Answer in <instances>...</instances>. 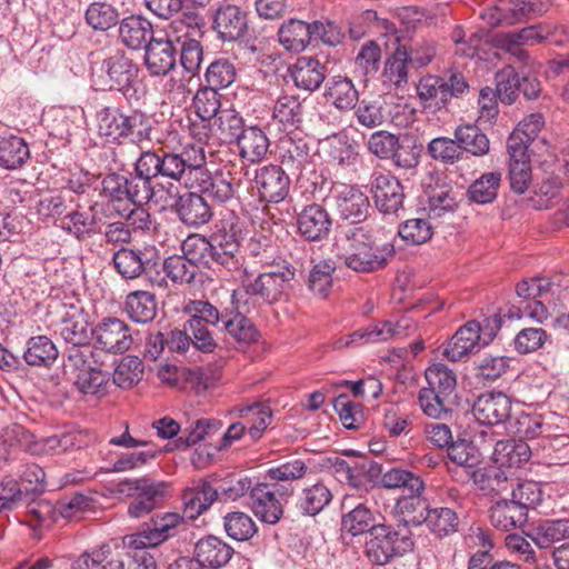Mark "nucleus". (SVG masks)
<instances>
[{
	"instance_id": "23",
	"label": "nucleus",
	"mask_w": 569,
	"mask_h": 569,
	"mask_svg": "<svg viewBox=\"0 0 569 569\" xmlns=\"http://www.w3.org/2000/svg\"><path fill=\"white\" fill-rule=\"evenodd\" d=\"M479 321L470 320L462 325L445 345L442 355L449 361L458 362L485 348L480 339Z\"/></svg>"
},
{
	"instance_id": "41",
	"label": "nucleus",
	"mask_w": 569,
	"mask_h": 569,
	"mask_svg": "<svg viewBox=\"0 0 569 569\" xmlns=\"http://www.w3.org/2000/svg\"><path fill=\"white\" fill-rule=\"evenodd\" d=\"M124 309L132 321L149 323L157 315L158 305L153 293L146 290H136L127 296Z\"/></svg>"
},
{
	"instance_id": "49",
	"label": "nucleus",
	"mask_w": 569,
	"mask_h": 569,
	"mask_svg": "<svg viewBox=\"0 0 569 569\" xmlns=\"http://www.w3.org/2000/svg\"><path fill=\"white\" fill-rule=\"evenodd\" d=\"M222 329L240 343H252L258 340L256 326L240 311L224 310Z\"/></svg>"
},
{
	"instance_id": "3",
	"label": "nucleus",
	"mask_w": 569,
	"mask_h": 569,
	"mask_svg": "<svg viewBox=\"0 0 569 569\" xmlns=\"http://www.w3.org/2000/svg\"><path fill=\"white\" fill-rule=\"evenodd\" d=\"M139 66L122 50H116L92 68L93 83L100 90L119 91L128 101L143 94Z\"/></svg>"
},
{
	"instance_id": "40",
	"label": "nucleus",
	"mask_w": 569,
	"mask_h": 569,
	"mask_svg": "<svg viewBox=\"0 0 569 569\" xmlns=\"http://www.w3.org/2000/svg\"><path fill=\"white\" fill-rule=\"evenodd\" d=\"M378 526L376 515L365 503H358L351 510L345 512L341 517V531L349 533L351 537L367 533Z\"/></svg>"
},
{
	"instance_id": "60",
	"label": "nucleus",
	"mask_w": 569,
	"mask_h": 569,
	"mask_svg": "<svg viewBox=\"0 0 569 569\" xmlns=\"http://www.w3.org/2000/svg\"><path fill=\"white\" fill-rule=\"evenodd\" d=\"M182 256L190 262L199 266L214 267L211 260V248L209 238L201 234L188 236L181 244Z\"/></svg>"
},
{
	"instance_id": "48",
	"label": "nucleus",
	"mask_w": 569,
	"mask_h": 569,
	"mask_svg": "<svg viewBox=\"0 0 569 569\" xmlns=\"http://www.w3.org/2000/svg\"><path fill=\"white\" fill-rule=\"evenodd\" d=\"M281 164L292 174H299L308 162L309 147L302 139L295 140L291 137L280 140Z\"/></svg>"
},
{
	"instance_id": "7",
	"label": "nucleus",
	"mask_w": 569,
	"mask_h": 569,
	"mask_svg": "<svg viewBox=\"0 0 569 569\" xmlns=\"http://www.w3.org/2000/svg\"><path fill=\"white\" fill-rule=\"evenodd\" d=\"M56 312L59 316V321L56 323L54 331L68 345L67 358L74 349L83 353L92 352L90 345L92 333L83 308L74 303H59Z\"/></svg>"
},
{
	"instance_id": "11",
	"label": "nucleus",
	"mask_w": 569,
	"mask_h": 569,
	"mask_svg": "<svg viewBox=\"0 0 569 569\" xmlns=\"http://www.w3.org/2000/svg\"><path fill=\"white\" fill-rule=\"evenodd\" d=\"M345 456L348 459L340 456L327 458V467L341 483H348L356 489H366L368 483L373 482L381 475L378 463L368 461L355 451H346Z\"/></svg>"
},
{
	"instance_id": "38",
	"label": "nucleus",
	"mask_w": 569,
	"mask_h": 569,
	"mask_svg": "<svg viewBox=\"0 0 569 569\" xmlns=\"http://www.w3.org/2000/svg\"><path fill=\"white\" fill-rule=\"evenodd\" d=\"M411 63L409 52L405 46H398L396 50L386 59L382 70L383 84L396 89L405 88L408 84V64Z\"/></svg>"
},
{
	"instance_id": "19",
	"label": "nucleus",
	"mask_w": 569,
	"mask_h": 569,
	"mask_svg": "<svg viewBox=\"0 0 569 569\" xmlns=\"http://www.w3.org/2000/svg\"><path fill=\"white\" fill-rule=\"evenodd\" d=\"M370 184L375 204L381 213L396 214L402 208L403 188L396 177L375 171Z\"/></svg>"
},
{
	"instance_id": "9",
	"label": "nucleus",
	"mask_w": 569,
	"mask_h": 569,
	"mask_svg": "<svg viewBox=\"0 0 569 569\" xmlns=\"http://www.w3.org/2000/svg\"><path fill=\"white\" fill-rule=\"evenodd\" d=\"M93 351L83 353L73 350L66 360V368L70 371L73 385L83 396L102 397L108 393L110 375L93 366Z\"/></svg>"
},
{
	"instance_id": "43",
	"label": "nucleus",
	"mask_w": 569,
	"mask_h": 569,
	"mask_svg": "<svg viewBox=\"0 0 569 569\" xmlns=\"http://www.w3.org/2000/svg\"><path fill=\"white\" fill-rule=\"evenodd\" d=\"M406 493L397 500L395 510L401 517L397 523L406 525L410 529L411 526L423 523L429 508L426 500L421 498L422 493Z\"/></svg>"
},
{
	"instance_id": "30",
	"label": "nucleus",
	"mask_w": 569,
	"mask_h": 569,
	"mask_svg": "<svg viewBox=\"0 0 569 569\" xmlns=\"http://www.w3.org/2000/svg\"><path fill=\"white\" fill-rule=\"evenodd\" d=\"M488 513L491 526L500 531L520 529L528 521V516L511 499L493 500Z\"/></svg>"
},
{
	"instance_id": "6",
	"label": "nucleus",
	"mask_w": 569,
	"mask_h": 569,
	"mask_svg": "<svg viewBox=\"0 0 569 569\" xmlns=\"http://www.w3.org/2000/svg\"><path fill=\"white\" fill-rule=\"evenodd\" d=\"M295 277L296 268L288 262L282 266H271L270 271L259 273L252 281H249V273L247 272L243 281H240L242 286L233 290L231 295L232 303L238 308L244 293L258 297L267 305H273L281 300Z\"/></svg>"
},
{
	"instance_id": "34",
	"label": "nucleus",
	"mask_w": 569,
	"mask_h": 569,
	"mask_svg": "<svg viewBox=\"0 0 569 569\" xmlns=\"http://www.w3.org/2000/svg\"><path fill=\"white\" fill-rule=\"evenodd\" d=\"M239 157L249 163L261 162L269 150L270 141L259 126H247L236 143Z\"/></svg>"
},
{
	"instance_id": "61",
	"label": "nucleus",
	"mask_w": 569,
	"mask_h": 569,
	"mask_svg": "<svg viewBox=\"0 0 569 569\" xmlns=\"http://www.w3.org/2000/svg\"><path fill=\"white\" fill-rule=\"evenodd\" d=\"M427 387L451 398L457 387V377L453 370L443 363H433L425 371Z\"/></svg>"
},
{
	"instance_id": "33",
	"label": "nucleus",
	"mask_w": 569,
	"mask_h": 569,
	"mask_svg": "<svg viewBox=\"0 0 569 569\" xmlns=\"http://www.w3.org/2000/svg\"><path fill=\"white\" fill-rule=\"evenodd\" d=\"M176 30H182L184 23L182 21H174ZM199 29L186 26V31L180 36H174V42L180 47V63L188 73H196L202 61V46L200 41L193 38L199 33Z\"/></svg>"
},
{
	"instance_id": "54",
	"label": "nucleus",
	"mask_w": 569,
	"mask_h": 569,
	"mask_svg": "<svg viewBox=\"0 0 569 569\" xmlns=\"http://www.w3.org/2000/svg\"><path fill=\"white\" fill-rule=\"evenodd\" d=\"M327 96L339 110H351L359 100L358 90L352 81L340 76L328 82Z\"/></svg>"
},
{
	"instance_id": "42",
	"label": "nucleus",
	"mask_w": 569,
	"mask_h": 569,
	"mask_svg": "<svg viewBox=\"0 0 569 569\" xmlns=\"http://www.w3.org/2000/svg\"><path fill=\"white\" fill-rule=\"evenodd\" d=\"M164 485L149 477L124 478L116 485L118 495L134 499H157L162 497Z\"/></svg>"
},
{
	"instance_id": "10",
	"label": "nucleus",
	"mask_w": 569,
	"mask_h": 569,
	"mask_svg": "<svg viewBox=\"0 0 569 569\" xmlns=\"http://www.w3.org/2000/svg\"><path fill=\"white\" fill-rule=\"evenodd\" d=\"M101 193L114 206L121 202L143 206L154 194L152 184L138 172L130 178L116 172L108 173L101 181Z\"/></svg>"
},
{
	"instance_id": "15",
	"label": "nucleus",
	"mask_w": 569,
	"mask_h": 569,
	"mask_svg": "<svg viewBox=\"0 0 569 569\" xmlns=\"http://www.w3.org/2000/svg\"><path fill=\"white\" fill-rule=\"evenodd\" d=\"M91 333L96 348L108 353H123L133 341L128 323L113 317L103 318L91 329Z\"/></svg>"
},
{
	"instance_id": "17",
	"label": "nucleus",
	"mask_w": 569,
	"mask_h": 569,
	"mask_svg": "<svg viewBox=\"0 0 569 569\" xmlns=\"http://www.w3.org/2000/svg\"><path fill=\"white\" fill-rule=\"evenodd\" d=\"M325 24L319 21L308 23L299 19L284 21L278 30L279 43L289 52L299 53L303 51L311 39L331 41L323 36Z\"/></svg>"
},
{
	"instance_id": "13",
	"label": "nucleus",
	"mask_w": 569,
	"mask_h": 569,
	"mask_svg": "<svg viewBox=\"0 0 569 569\" xmlns=\"http://www.w3.org/2000/svg\"><path fill=\"white\" fill-rule=\"evenodd\" d=\"M112 261L118 273L124 279L147 276L151 280V273L161 264V258L153 247L142 249L122 247L114 252Z\"/></svg>"
},
{
	"instance_id": "51",
	"label": "nucleus",
	"mask_w": 569,
	"mask_h": 569,
	"mask_svg": "<svg viewBox=\"0 0 569 569\" xmlns=\"http://www.w3.org/2000/svg\"><path fill=\"white\" fill-rule=\"evenodd\" d=\"M123 111L117 107H103L97 112V128L100 137L108 142L123 140Z\"/></svg>"
},
{
	"instance_id": "14",
	"label": "nucleus",
	"mask_w": 569,
	"mask_h": 569,
	"mask_svg": "<svg viewBox=\"0 0 569 569\" xmlns=\"http://www.w3.org/2000/svg\"><path fill=\"white\" fill-rule=\"evenodd\" d=\"M415 328L416 322L409 317H401L396 322L378 320L350 333L346 345L361 346L387 342L391 339L407 337Z\"/></svg>"
},
{
	"instance_id": "22",
	"label": "nucleus",
	"mask_w": 569,
	"mask_h": 569,
	"mask_svg": "<svg viewBox=\"0 0 569 569\" xmlns=\"http://www.w3.org/2000/svg\"><path fill=\"white\" fill-rule=\"evenodd\" d=\"M511 407V399L506 393L489 391L477 397L471 411L479 423L499 426L510 418Z\"/></svg>"
},
{
	"instance_id": "24",
	"label": "nucleus",
	"mask_w": 569,
	"mask_h": 569,
	"mask_svg": "<svg viewBox=\"0 0 569 569\" xmlns=\"http://www.w3.org/2000/svg\"><path fill=\"white\" fill-rule=\"evenodd\" d=\"M174 36L156 38L146 47L144 66L151 77L167 76L176 67Z\"/></svg>"
},
{
	"instance_id": "27",
	"label": "nucleus",
	"mask_w": 569,
	"mask_h": 569,
	"mask_svg": "<svg viewBox=\"0 0 569 569\" xmlns=\"http://www.w3.org/2000/svg\"><path fill=\"white\" fill-rule=\"evenodd\" d=\"M212 27L222 41H236L247 31V14L237 6H222L214 13Z\"/></svg>"
},
{
	"instance_id": "18",
	"label": "nucleus",
	"mask_w": 569,
	"mask_h": 569,
	"mask_svg": "<svg viewBox=\"0 0 569 569\" xmlns=\"http://www.w3.org/2000/svg\"><path fill=\"white\" fill-rule=\"evenodd\" d=\"M168 196L176 200V212L182 223L189 227H200L212 218V208L201 192H186L179 196L177 187L168 189Z\"/></svg>"
},
{
	"instance_id": "21",
	"label": "nucleus",
	"mask_w": 569,
	"mask_h": 569,
	"mask_svg": "<svg viewBox=\"0 0 569 569\" xmlns=\"http://www.w3.org/2000/svg\"><path fill=\"white\" fill-rule=\"evenodd\" d=\"M297 232L308 242H320L331 232L332 219L328 210L319 203L305 206L297 214Z\"/></svg>"
},
{
	"instance_id": "12",
	"label": "nucleus",
	"mask_w": 569,
	"mask_h": 569,
	"mask_svg": "<svg viewBox=\"0 0 569 569\" xmlns=\"http://www.w3.org/2000/svg\"><path fill=\"white\" fill-rule=\"evenodd\" d=\"M468 88L463 76L452 73L448 80L438 76H426L417 86V94L426 109L440 110Z\"/></svg>"
},
{
	"instance_id": "32",
	"label": "nucleus",
	"mask_w": 569,
	"mask_h": 569,
	"mask_svg": "<svg viewBox=\"0 0 569 569\" xmlns=\"http://www.w3.org/2000/svg\"><path fill=\"white\" fill-rule=\"evenodd\" d=\"M119 39L132 50L146 49L153 37L152 23L142 16L132 14L119 22Z\"/></svg>"
},
{
	"instance_id": "64",
	"label": "nucleus",
	"mask_w": 569,
	"mask_h": 569,
	"mask_svg": "<svg viewBox=\"0 0 569 569\" xmlns=\"http://www.w3.org/2000/svg\"><path fill=\"white\" fill-rule=\"evenodd\" d=\"M418 402L423 413L432 419H441L451 411V398L428 387L419 390Z\"/></svg>"
},
{
	"instance_id": "37",
	"label": "nucleus",
	"mask_w": 569,
	"mask_h": 569,
	"mask_svg": "<svg viewBox=\"0 0 569 569\" xmlns=\"http://www.w3.org/2000/svg\"><path fill=\"white\" fill-rule=\"evenodd\" d=\"M218 498V489L212 487L210 482L202 481L196 487L183 490L181 499L183 505V518L196 519Z\"/></svg>"
},
{
	"instance_id": "58",
	"label": "nucleus",
	"mask_w": 569,
	"mask_h": 569,
	"mask_svg": "<svg viewBox=\"0 0 569 569\" xmlns=\"http://www.w3.org/2000/svg\"><path fill=\"white\" fill-rule=\"evenodd\" d=\"M216 123L219 139L228 144H236L247 127L241 114L233 109L221 110Z\"/></svg>"
},
{
	"instance_id": "57",
	"label": "nucleus",
	"mask_w": 569,
	"mask_h": 569,
	"mask_svg": "<svg viewBox=\"0 0 569 569\" xmlns=\"http://www.w3.org/2000/svg\"><path fill=\"white\" fill-rule=\"evenodd\" d=\"M423 523L439 538L450 536L458 530L459 518L457 513L447 507L429 509Z\"/></svg>"
},
{
	"instance_id": "2",
	"label": "nucleus",
	"mask_w": 569,
	"mask_h": 569,
	"mask_svg": "<svg viewBox=\"0 0 569 569\" xmlns=\"http://www.w3.org/2000/svg\"><path fill=\"white\" fill-rule=\"evenodd\" d=\"M336 246L343 264L360 273L383 269L395 254V244L388 240L380 241L372 224L341 226Z\"/></svg>"
},
{
	"instance_id": "53",
	"label": "nucleus",
	"mask_w": 569,
	"mask_h": 569,
	"mask_svg": "<svg viewBox=\"0 0 569 569\" xmlns=\"http://www.w3.org/2000/svg\"><path fill=\"white\" fill-rule=\"evenodd\" d=\"M455 138L461 148V152L467 151L476 157H481L489 152V139L477 126L462 124L457 127Z\"/></svg>"
},
{
	"instance_id": "52",
	"label": "nucleus",
	"mask_w": 569,
	"mask_h": 569,
	"mask_svg": "<svg viewBox=\"0 0 569 569\" xmlns=\"http://www.w3.org/2000/svg\"><path fill=\"white\" fill-rule=\"evenodd\" d=\"M74 203V197L67 191H58L43 196L37 203V213L42 221L62 218Z\"/></svg>"
},
{
	"instance_id": "63",
	"label": "nucleus",
	"mask_w": 569,
	"mask_h": 569,
	"mask_svg": "<svg viewBox=\"0 0 569 569\" xmlns=\"http://www.w3.org/2000/svg\"><path fill=\"white\" fill-rule=\"evenodd\" d=\"M118 10L108 2H92L86 10V21L94 30L107 31L119 23Z\"/></svg>"
},
{
	"instance_id": "28",
	"label": "nucleus",
	"mask_w": 569,
	"mask_h": 569,
	"mask_svg": "<svg viewBox=\"0 0 569 569\" xmlns=\"http://www.w3.org/2000/svg\"><path fill=\"white\" fill-rule=\"evenodd\" d=\"M234 549L216 536H207L197 541L193 555L207 569H221L231 560Z\"/></svg>"
},
{
	"instance_id": "31",
	"label": "nucleus",
	"mask_w": 569,
	"mask_h": 569,
	"mask_svg": "<svg viewBox=\"0 0 569 569\" xmlns=\"http://www.w3.org/2000/svg\"><path fill=\"white\" fill-rule=\"evenodd\" d=\"M203 174L197 178L199 192L216 203H228L237 198L238 187L233 179L223 174L211 176L206 164H203Z\"/></svg>"
},
{
	"instance_id": "26",
	"label": "nucleus",
	"mask_w": 569,
	"mask_h": 569,
	"mask_svg": "<svg viewBox=\"0 0 569 569\" xmlns=\"http://www.w3.org/2000/svg\"><path fill=\"white\" fill-rule=\"evenodd\" d=\"M267 482H256L250 491V508L254 516L263 523L276 525L283 515V505L273 496Z\"/></svg>"
},
{
	"instance_id": "4",
	"label": "nucleus",
	"mask_w": 569,
	"mask_h": 569,
	"mask_svg": "<svg viewBox=\"0 0 569 569\" xmlns=\"http://www.w3.org/2000/svg\"><path fill=\"white\" fill-rule=\"evenodd\" d=\"M242 240L243 224L237 217L222 220L209 237L214 267L226 270L238 281H243L247 276L244 256L241 251Z\"/></svg>"
},
{
	"instance_id": "62",
	"label": "nucleus",
	"mask_w": 569,
	"mask_h": 569,
	"mask_svg": "<svg viewBox=\"0 0 569 569\" xmlns=\"http://www.w3.org/2000/svg\"><path fill=\"white\" fill-rule=\"evenodd\" d=\"M207 87L224 89L231 86L237 79V69L232 61L227 58H220L212 61L204 73Z\"/></svg>"
},
{
	"instance_id": "44",
	"label": "nucleus",
	"mask_w": 569,
	"mask_h": 569,
	"mask_svg": "<svg viewBox=\"0 0 569 569\" xmlns=\"http://www.w3.org/2000/svg\"><path fill=\"white\" fill-rule=\"evenodd\" d=\"M493 455L501 467L519 468L531 457V448L523 440H500L495 446Z\"/></svg>"
},
{
	"instance_id": "39",
	"label": "nucleus",
	"mask_w": 569,
	"mask_h": 569,
	"mask_svg": "<svg viewBox=\"0 0 569 569\" xmlns=\"http://www.w3.org/2000/svg\"><path fill=\"white\" fill-rule=\"evenodd\" d=\"M30 158L26 140L16 134L0 137V167L7 170L20 169Z\"/></svg>"
},
{
	"instance_id": "36",
	"label": "nucleus",
	"mask_w": 569,
	"mask_h": 569,
	"mask_svg": "<svg viewBox=\"0 0 569 569\" xmlns=\"http://www.w3.org/2000/svg\"><path fill=\"white\" fill-rule=\"evenodd\" d=\"M525 0H498L492 7L481 11L480 17L490 26L515 24L527 17Z\"/></svg>"
},
{
	"instance_id": "20",
	"label": "nucleus",
	"mask_w": 569,
	"mask_h": 569,
	"mask_svg": "<svg viewBox=\"0 0 569 569\" xmlns=\"http://www.w3.org/2000/svg\"><path fill=\"white\" fill-rule=\"evenodd\" d=\"M332 198L342 220H350V223L370 224L366 221L370 207L369 199L358 188L348 184H335Z\"/></svg>"
},
{
	"instance_id": "5",
	"label": "nucleus",
	"mask_w": 569,
	"mask_h": 569,
	"mask_svg": "<svg viewBox=\"0 0 569 569\" xmlns=\"http://www.w3.org/2000/svg\"><path fill=\"white\" fill-rule=\"evenodd\" d=\"M411 529L401 523H378L365 541V555L376 566H386L415 549Z\"/></svg>"
},
{
	"instance_id": "59",
	"label": "nucleus",
	"mask_w": 569,
	"mask_h": 569,
	"mask_svg": "<svg viewBox=\"0 0 569 569\" xmlns=\"http://www.w3.org/2000/svg\"><path fill=\"white\" fill-rule=\"evenodd\" d=\"M183 522V516L176 512L157 515L147 526L148 533L154 546H159L177 535V528Z\"/></svg>"
},
{
	"instance_id": "25",
	"label": "nucleus",
	"mask_w": 569,
	"mask_h": 569,
	"mask_svg": "<svg viewBox=\"0 0 569 569\" xmlns=\"http://www.w3.org/2000/svg\"><path fill=\"white\" fill-rule=\"evenodd\" d=\"M60 228L79 241L92 237L98 228V214L93 206L71 204L60 220Z\"/></svg>"
},
{
	"instance_id": "1",
	"label": "nucleus",
	"mask_w": 569,
	"mask_h": 569,
	"mask_svg": "<svg viewBox=\"0 0 569 569\" xmlns=\"http://www.w3.org/2000/svg\"><path fill=\"white\" fill-rule=\"evenodd\" d=\"M206 163L204 148L198 141L186 144L180 152L143 151L134 163V172L151 184L154 178H166L193 189L197 186V178L203 174Z\"/></svg>"
},
{
	"instance_id": "35",
	"label": "nucleus",
	"mask_w": 569,
	"mask_h": 569,
	"mask_svg": "<svg viewBox=\"0 0 569 569\" xmlns=\"http://www.w3.org/2000/svg\"><path fill=\"white\" fill-rule=\"evenodd\" d=\"M290 77L297 88L312 92L325 81V67L312 57H299L289 68Z\"/></svg>"
},
{
	"instance_id": "45",
	"label": "nucleus",
	"mask_w": 569,
	"mask_h": 569,
	"mask_svg": "<svg viewBox=\"0 0 569 569\" xmlns=\"http://www.w3.org/2000/svg\"><path fill=\"white\" fill-rule=\"evenodd\" d=\"M56 345L47 336L31 337L27 341L23 359L29 366L49 367L58 358Z\"/></svg>"
},
{
	"instance_id": "50",
	"label": "nucleus",
	"mask_w": 569,
	"mask_h": 569,
	"mask_svg": "<svg viewBox=\"0 0 569 569\" xmlns=\"http://www.w3.org/2000/svg\"><path fill=\"white\" fill-rule=\"evenodd\" d=\"M302 104L296 96L283 94L274 102L272 119L281 124L283 130L298 128L302 122Z\"/></svg>"
},
{
	"instance_id": "46",
	"label": "nucleus",
	"mask_w": 569,
	"mask_h": 569,
	"mask_svg": "<svg viewBox=\"0 0 569 569\" xmlns=\"http://www.w3.org/2000/svg\"><path fill=\"white\" fill-rule=\"evenodd\" d=\"M331 500L330 489L325 483L317 482L302 490L296 506L301 515L313 517L320 513Z\"/></svg>"
},
{
	"instance_id": "56",
	"label": "nucleus",
	"mask_w": 569,
	"mask_h": 569,
	"mask_svg": "<svg viewBox=\"0 0 569 569\" xmlns=\"http://www.w3.org/2000/svg\"><path fill=\"white\" fill-rule=\"evenodd\" d=\"M381 483L387 489H402L403 492L422 493L425 491L421 477L403 468L387 470L381 475Z\"/></svg>"
},
{
	"instance_id": "8",
	"label": "nucleus",
	"mask_w": 569,
	"mask_h": 569,
	"mask_svg": "<svg viewBox=\"0 0 569 569\" xmlns=\"http://www.w3.org/2000/svg\"><path fill=\"white\" fill-rule=\"evenodd\" d=\"M550 39L556 44H563L569 40V30L565 27L535 24L518 31H510L499 38L502 49L510 52L520 64H528L529 56L521 46H533Z\"/></svg>"
},
{
	"instance_id": "55",
	"label": "nucleus",
	"mask_w": 569,
	"mask_h": 569,
	"mask_svg": "<svg viewBox=\"0 0 569 569\" xmlns=\"http://www.w3.org/2000/svg\"><path fill=\"white\" fill-rule=\"evenodd\" d=\"M123 140L129 139L140 143L151 139L153 128L152 119L142 111L133 110L130 113L123 112Z\"/></svg>"
},
{
	"instance_id": "47",
	"label": "nucleus",
	"mask_w": 569,
	"mask_h": 569,
	"mask_svg": "<svg viewBox=\"0 0 569 569\" xmlns=\"http://www.w3.org/2000/svg\"><path fill=\"white\" fill-rule=\"evenodd\" d=\"M541 549L569 538V518L545 520L528 535Z\"/></svg>"
},
{
	"instance_id": "16",
	"label": "nucleus",
	"mask_w": 569,
	"mask_h": 569,
	"mask_svg": "<svg viewBox=\"0 0 569 569\" xmlns=\"http://www.w3.org/2000/svg\"><path fill=\"white\" fill-rule=\"evenodd\" d=\"M290 179L281 166L266 164L254 170L252 189L262 201L279 203L289 193Z\"/></svg>"
},
{
	"instance_id": "29",
	"label": "nucleus",
	"mask_w": 569,
	"mask_h": 569,
	"mask_svg": "<svg viewBox=\"0 0 569 569\" xmlns=\"http://www.w3.org/2000/svg\"><path fill=\"white\" fill-rule=\"evenodd\" d=\"M220 98V93L210 87L198 89L193 97V108L202 123L201 126L193 124L191 133L194 138H198L199 142L208 138V128L204 122L218 117L221 111Z\"/></svg>"
}]
</instances>
